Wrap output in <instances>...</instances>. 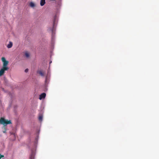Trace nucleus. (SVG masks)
Returning a JSON list of instances; mask_svg holds the SVG:
<instances>
[{
  "instance_id": "1",
  "label": "nucleus",
  "mask_w": 159,
  "mask_h": 159,
  "mask_svg": "<svg viewBox=\"0 0 159 159\" xmlns=\"http://www.w3.org/2000/svg\"><path fill=\"white\" fill-rule=\"evenodd\" d=\"M11 120H6L3 117H1L0 119V124L3 125L4 126H6L8 124H11Z\"/></svg>"
},
{
  "instance_id": "2",
  "label": "nucleus",
  "mask_w": 159,
  "mask_h": 159,
  "mask_svg": "<svg viewBox=\"0 0 159 159\" xmlns=\"http://www.w3.org/2000/svg\"><path fill=\"white\" fill-rule=\"evenodd\" d=\"M2 60L3 62V66L2 68L6 70H8L9 68L7 66L8 64V61L6 60L4 57H2Z\"/></svg>"
},
{
  "instance_id": "3",
  "label": "nucleus",
  "mask_w": 159,
  "mask_h": 159,
  "mask_svg": "<svg viewBox=\"0 0 159 159\" xmlns=\"http://www.w3.org/2000/svg\"><path fill=\"white\" fill-rule=\"evenodd\" d=\"M46 94L45 93H41L39 96V99L41 100L42 98H44L46 96Z\"/></svg>"
},
{
  "instance_id": "4",
  "label": "nucleus",
  "mask_w": 159,
  "mask_h": 159,
  "mask_svg": "<svg viewBox=\"0 0 159 159\" xmlns=\"http://www.w3.org/2000/svg\"><path fill=\"white\" fill-rule=\"evenodd\" d=\"M38 73L41 76H44V72L42 70H40L38 71Z\"/></svg>"
},
{
  "instance_id": "5",
  "label": "nucleus",
  "mask_w": 159,
  "mask_h": 159,
  "mask_svg": "<svg viewBox=\"0 0 159 159\" xmlns=\"http://www.w3.org/2000/svg\"><path fill=\"white\" fill-rule=\"evenodd\" d=\"M5 70H6L3 68H2L0 70V76H1L3 75L4 73H5Z\"/></svg>"
},
{
  "instance_id": "6",
  "label": "nucleus",
  "mask_w": 159,
  "mask_h": 159,
  "mask_svg": "<svg viewBox=\"0 0 159 159\" xmlns=\"http://www.w3.org/2000/svg\"><path fill=\"white\" fill-rule=\"evenodd\" d=\"M34 154L33 152H32L30 157V159H34Z\"/></svg>"
},
{
  "instance_id": "7",
  "label": "nucleus",
  "mask_w": 159,
  "mask_h": 159,
  "mask_svg": "<svg viewBox=\"0 0 159 159\" xmlns=\"http://www.w3.org/2000/svg\"><path fill=\"white\" fill-rule=\"evenodd\" d=\"M45 4V0H41L40 1V5L41 6H43Z\"/></svg>"
},
{
  "instance_id": "8",
  "label": "nucleus",
  "mask_w": 159,
  "mask_h": 159,
  "mask_svg": "<svg viewBox=\"0 0 159 159\" xmlns=\"http://www.w3.org/2000/svg\"><path fill=\"white\" fill-rule=\"evenodd\" d=\"M12 43L11 42H10L9 44L7 45V47L8 48H10L12 46Z\"/></svg>"
},
{
  "instance_id": "9",
  "label": "nucleus",
  "mask_w": 159,
  "mask_h": 159,
  "mask_svg": "<svg viewBox=\"0 0 159 159\" xmlns=\"http://www.w3.org/2000/svg\"><path fill=\"white\" fill-rule=\"evenodd\" d=\"M30 7H35V5L34 2H31L30 4Z\"/></svg>"
},
{
  "instance_id": "10",
  "label": "nucleus",
  "mask_w": 159,
  "mask_h": 159,
  "mask_svg": "<svg viewBox=\"0 0 159 159\" xmlns=\"http://www.w3.org/2000/svg\"><path fill=\"white\" fill-rule=\"evenodd\" d=\"M25 55L27 58L29 57L30 56L29 54V53H28V52H25Z\"/></svg>"
},
{
  "instance_id": "11",
  "label": "nucleus",
  "mask_w": 159,
  "mask_h": 159,
  "mask_svg": "<svg viewBox=\"0 0 159 159\" xmlns=\"http://www.w3.org/2000/svg\"><path fill=\"white\" fill-rule=\"evenodd\" d=\"M55 20H54V21H53V28L52 29H51V31L52 32V33H53V28H54V24H55Z\"/></svg>"
},
{
  "instance_id": "12",
  "label": "nucleus",
  "mask_w": 159,
  "mask_h": 159,
  "mask_svg": "<svg viewBox=\"0 0 159 159\" xmlns=\"http://www.w3.org/2000/svg\"><path fill=\"white\" fill-rule=\"evenodd\" d=\"M43 119V116L42 115H40L39 116V119L40 121H42Z\"/></svg>"
},
{
  "instance_id": "13",
  "label": "nucleus",
  "mask_w": 159,
  "mask_h": 159,
  "mask_svg": "<svg viewBox=\"0 0 159 159\" xmlns=\"http://www.w3.org/2000/svg\"><path fill=\"white\" fill-rule=\"evenodd\" d=\"M3 157H4V155H1L0 153V159H1Z\"/></svg>"
},
{
  "instance_id": "14",
  "label": "nucleus",
  "mask_w": 159,
  "mask_h": 159,
  "mask_svg": "<svg viewBox=\"0 0 159 159\" xmlns=\"http://www.w3.org/2000/svg\"><path fill=\"white\" fill-rule=\"evenodd\" d=\"M28 69H26L25 70V71L26 72H28Z\"/></svg>"
},
{
  "instance_id": "15",
  "label": "nucleus",
  "mask_w": 159,
  "mask_h": 159,
  "mask_svg": "<svg viewBox=\"0 0 159 159\" xmlns=\"http://www.w3.org/2000/svg\"><path fill=\"white\" fill-rule=\"evenodd\" d=\"M47 77H46V80H45V82H46V81H47Z\"/></svg>"
},
{
  "instance_id": "16",
  "label": "nucleus",
  "mask_w": 159,
  "mask_h": 159,
  "mask_svg": "<svg viewBox=\"0 0 159 159\" xmlns=\"http://www.w3.org/2000/svg\"><path fill=\"white\" fill-rule=\"evenodd\" d=\"M3 132H4V133H5V131H4Z\"/></svg>"
},
{
  "instance_id": "17",
  "label": "nucleus",
  "mask_w": 159,
  "mask_h": 159,
  "mask_svg": "<svg viewBox=\"0 0 159 159\" xmlns=\"http://www.w3.org/2000/svg\"><path fill=\"white\" fill-rule=\"evenodd\" d=\"M50 0L52 1H54V0Z\"/></svg>"
}]
</instances>
